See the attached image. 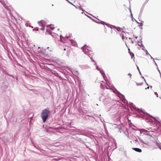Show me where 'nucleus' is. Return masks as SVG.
<instances>
[{
  "label": "nucleus",
  "instance_id": "1",
  "mask_svg": "<svg viewBox=\"0 0 161 161\" xmlns=\"http://www.w3.org/2000/svg\"><path fill=\"white\" fill-rule=\"evenodd\" d=\"M50 113L49 111L47 109H45L42 111L41 117L44 122H45L48 117Z\"/></svg>",
  "mask_w": 161,
  "mask_h": 161
},
{
  "label": "nucleus",
  "instance_id": "2",
  "mask_svg": "<svg viewBox=\"0 0 161 161\" xmlns=\"http://www.w3.org/2000/svg\"><path fill=\"white\" fill-rule=\"evenodd\" d=\"M54 29V27L52 25H49L47 26L46 29V31L45 33L46 34H49L50 35H51V36L53 37H56V34H54L53 35V33L50 30V29H51V30L53 31Z\"/></svg>",
  "mask_w": 161,
  "mask_h": 161
},
{
  "label": "nucleus",
  "instance_id": "3",
  "mask_svg": "<svg viewBox=\"0 0 161 161\" xmlns=\"http://www.w3.org/2000/svg\"><path fill=\"white\" fill-rule=\"evenodd\" d=\"M48 51L52 52L53 51V48L47 47V49H45L44 48L42 47V49H41V56L43 55L46 56H48Z\"/></svg>",
  "mask_w": 161,
  "mask_h": 161
},
{
  "label": "nucleus",
  "instance_id": "4",
  "mask_svg": "<svg viewBox=\"0 0 161 161\" xmlns=\"http://www.w3.org/2000/svg\"><path fill=\"white\" fill-rule=\"evenodd\" d=\"M82 50L84 53L87 55L89 57L92 54V52L88 48H87L85 46H84L82 47Z\"/></svg>",
  "mask_w": 161,
  "mask_h": 161
},
{
  "label": "nucleus",
  "instance_id": "5",
  "mask_svg": "<svg viewBox=\"0 0 161 161\" xmlns=\"http://www.w3.org/2000/svg\"><path fill=\"white\" fill-rule=\"evenodd\" d=\"M113 91L115 93L118 97H120L121 98L122 100L123 101H124V103H125V96L124 95H123L121 94L120 93H119L116 89H113Z\"/></svg>",
  "mask_w": 161,
  "mask_h": 161
},
{
  "label": "nucleus",
  "instance_id": "6",
  "mask_svg": "<svg viewBox=\"0 0 161 161\" xmlns=\"http://www.w3.org/2000/svg\"><path fill=\"white\" fill-rule=\"evenodd\" d=\"M94 65L96 66V69L97 70L100 71V72L101 73V75H102L104 79V80H105V73H104V71L103 70H101V69L100 68L98 67V66L96 65V63H95L94 64Z\"/></svg>",
  "mask_w": 161,
  "mask_h": 161
},
{
  "label": "nucleus",
  "instance_id": "7",
  "mask_svg": "<svg viewBox=\"0 0 161 161\" xmlns=\"http://www.w3.org/2000/svg\"><path fill=\"white\" fill-rule=\"evenodd\" d=\"M150 116L153 118V119L155 121L154 124H155L156 125H159L160 126H161V121H158L155 118L152 116L150 115Z\"/></svg>",
  "mask_w": 161,
  "mask_h": 161
},
{
  "label": "nucleus",
  "instance_id": "8",
  "mask_svg": "<svg viewBox=\"0 0 161 161\" xmlns=\"http://www.w3.org/2000/svg\"><path fill=\"white\" fill-rule=\"evenodd\" d=\"M41 26L42 27V28H41V30H44V27L45 26V22L44 20H41Z\"/></svg>",
  "mask_w": 161,
  "mask_h": 161
},
{
  "label": "nucleus",
  "instance_id": "9",
  "mask_svg": "<svg viewBox=\"0 0 161 161\" xmlns=\"http://www.w3.org/2000/svg\"><path fill=\"white\" fill-rule=\"evenodd\" d=\"M132 149L138 152H141L142 151L141 149L138 148H133Z\"/></svg>",
  "mask_w": 161,
  "mask_h": 161
},
{
  "label": "nucleus",
  "instance_id": "10",
  "mask_svg": "<svg viewBox=\"0 0 161 161\" xmlns=\"http://www.w3.org/2000/svg\"><path fill=\"white\" fill-rule=\"evenodd\" d=\"M70 42L74 46H75L77 45V43L76 42H75L73 40H70Z\"/></svg>",
  "mask_w": 161,
  "mask_h": 161
},
{
  "label": "nucleus",
  "instance_id": "11",
  "mask_svg": "<svg viewBox=\"0 0 161 161\" xmlns=\"http://www.w3.org/2000/svg\"><path fill=\"white\" fill-rule=\"evenodd\" d=\"M155 144L161 150V143H159L157 142H156Z\"/></svg>",
  "mask_w": 161,
  "mask_h": 161
},
{
  "label": "nucleus",
  "instance_id": "12",
  "mask_svg": "<svg viewBox=\"0 0 161 161\" xmlns=\"http://www.w3.org/2000/svg\"><path fill=\"white\" fill-rule=\"evenodd\" d=\"M112 27H111L110 28H115V29H116L117 31H119V30L120 29V28L119 27H116V26H112Z\"/></svg>",
  "mask_w": 161,
  "mask_h": 161
},
{
  "label": "nucleus",
  "instance_id": "13",
  "mask_svg": "<svg viewBox=\"0 0 161 161\" xmlns=\"http://www.w3.org/2000/svg\"><path fill=\"white\" fill-rule=\"evenodd\" d=\"M73 74L77 76L78 75V73L77 71H75L74 70L72 71Z\"/></svg>",
  "mask_w": 161,
  "mask_h": 161
},
{
  "label": "nucleus",
  "instance_id": "14",
  "mask_svg": "<svg viewBox=\"0 0 161 161\" xmlns=\"http://www.w3.org/2000/svg\"><path fill=\"white\" fill-rule=\"evenodd\" d=\"M106 87L107 89H111V87L109 85H108L107 83L106 84Z\"/></svg>",
  "mask_w": 161,
  "mask_h": 161
},
{
  "label": "nucleus",
  "instance_id": "15",
  "mask_svg": "<svg viewBox=\"0 0 161 161\" xmlns=\"http://www.w3.org/2000/svg\"><path fill=\"white\" fill-rule=\"evenodd\" d=\"M136 110H137L138 111V112H141L142 113H143V111L141 109H140L139 108H136Z\"/></svg>",
  "mask_w": 161,
  "mask_h": 161
},
{
  "label": "nucleus",
  "instance_id": "16",
  "mask_svg": "<svg viewBox=\"0 0 161 161\" xmlns=\"http://www.w3.org/2000/svg\"><path fill=\"white\" fill-rule=\"evenodd\" d=\"M139 141H140L141 142H142L144 144H145V143L144 142V141L142 139H141L140 138H139Z\"/></svg>",
  "mask_w": 161,
  "mask_h": 161
},
{
  "label": "nucleus",
  "instance_id": "17",
  "mask_svg": "<svg viewBox=\"0 0 161 161\" xmlns=\"http://www.w3.org/2000/svg\"><path fill=\"white\" fill-rule=\"evenodd\" d=\"M138 44V45L140 47H141V46L142 47V46H143V45L142 44V41H141V42L139 43Z\"/></svg>",
  "mask_w": 161,
  "mask_h": 161
},
{
  "label": "nucleus",
  "instance_id": "18",
  "mask_svg": "<svg viewBox=\"0 0 161 161\" xmlns=\"http://www.w3.org/2000/svg\"><path fill=\"white\" fill-rule=\"evenodd\" d=\"M130 53V54L131 56V58H133V57L134 58V54L132 53Z\"/></svg>",
  "mask_w": 161,
  "mask_h": 161
},
{
  "label": "nucleus",
  "instance_id": "19",
  "mask_svg": "<svg viewBox=\"0 0 161 161\" xmlns=\"http://www.w3.org/2000/svg\"><path fill=\"white\" fill-rule=\"evenodd\" d=\"M145 52L147 55H150V54L148 53V52H147V50H145Z\"/></svg>",
  "mask_w": 161,
  "mask_h": 161
},
{
  "label": "nucleus",
  "instance_id": "20",
  "mask_svg": "<svg viewBox=\"0 0 161 161\" xmlns=\"http://www.w3.org/2000/svg\"><path fill=\"white\" fill-rule=\"evenodd\" d=\"M130 13H131V16L132 18H132H133V16H132V13H131V10L130 9Z\"/></svg>",
  "mask_w": 161,
  "mask_h": 161
},
{
  "label": "nucleus",
  "instance_id": "21",
  "mask_svg": "<svg viewBox=\"0 0 161 161\" xmlns=\"http://www.w3.org/2000/svg\"><path fill=\"white\" fill-rule=\"evenodd\" d=\"M142 84V83H136V85L137 86H140V85H141Z\"/></svg>",
  "mask_w": 161,
  "mask_h": 161
},
{
  "label": "nucleus",
  "instance_id": "22",
  "mask_svg": "<svg viewBox=\"0 0 161 161\" xmlns=\"http://www.w3.org/2000/svg\"><path fill=\"white\" fill-rule=\"evenodd\" d=\"M157 69H158V70L160 74V77H161V73H160V71L159 70V69L158 68V67H157Z\"/></svg>",
  "mask_w": 161,
  "mask_h": 161
},
{
  "label": "nucleus",
  "instance_id": "23",
  "mask_svg": "<svg viewBox=\"0 0 161 161\" xmlns=\"http://www.w3.org/2000/svg\"><path fill=\"white\" fill-rule=\"evenodd\" d=\"M142 50H144V51H145V50H146V49L145 48V47H144V46H142Z\"/></svg>",
  "mask_w": 161,
  "mask_h": 161
},
{
  "label": "nucleus",
  "instance_id": "24",
  "mask_svg": "<svg viewBox=\"0 0 161 161\" xmlns=\"http://www.w3.org/2000/svg\"><path fill=\"white\" fill-rule=\"evenodd\" d=\"M33 31H38V29L37 28H35Z\"/></svg>",
  "mask_w": 161,
  "mask_h": 161
},
{
  "label": "nucleus",
  "instance_id": "25",
  "mask_svg": "<svg viewBox=\"0 0 161 161\" xmlns=\"http://www.w3.org/2000/svg\"><path fill=\"white\" fill-rule=\"evenodd\" d=\"M142 77L144 80H145V82L147 84V85H148V84L147 83V82H146V80L145 79V78H144V77H143V76H142Z\"/></svg>",
  "mask_w": 161,
  "mask_h": 161
},
{
  "label": "nucleus",
  "instance_id": "26",
  "mask_svg": "<svg viewBox=\"0 0 161 161\" xmlns=\"http://www.w3.org/2000/svg\"><path fill=\"white\" fill-rule=\"evenodd\" d=\"M90 58L92 61L95 62V61L92 58H91V57Z\"/></svg>",
  "mask_w": 161,
  "mask_h": 161
},
{
  "label": "nucleus",
  "instance_id": "27",
  "mask_svg": "<svg viewBox=\"0 0 161 161\" xmlns=\"http://www.w3.org/2000/svg\"><path fill=\"white\" fill-rule=\"evenodd\" d=\"M128 75L130 76V78H131V75L130 73H129Z\"/></svg>",
  "mask_w": 161,
  "mask_h": 161
},
{
  "label": "nucleus",
  "instance_id": "28",
  "mask_svg": "<svg viewBox=\"0 0 161 161\" xmlns=\"http://www.w3.org/2000/svg\"><path fill=\"white\" fill-rule=\"evenodd\" d=\"M124 154H125V155L126 156V154H127V152H126V151H124Z\"/></svg>",
  "mask_w": 161,
  "mask_h": 161
},
{
  "label": "nucleus",
  "instance_id": "29",
  "mask_svg": "<svg viewBox=\"0 0 161 161\" xmlns=\"http://www.w3.org/2000/svg\"><path fill=\"white\" fill-rule=\"evenodd\" d=\"M154 94H155V95H157V97H158V94H157V92H155L154 93Z\"/></svg>",
  "mask_w": 161,
  "mask_h": 161
},
{
  "label": "nucleus",
  "instance_id": "30",
  "mask_svg": "<svg viewBox=\"0 0 161 161\" xmlns=\"http://www.w3.org/2000/svg\"><path fill=\"white\" fill-rule=\"evenodd\" d=\"M149 55L150 56V57H151V59H153V60H154V58H153V57H152L151 56V55H150H150Z\"/></svg>",
  "mask_w": 161,
  "mask_h": 161
},
{
  "label": "nucleus",
  "instance_id": "31",
  "mask_svg": "<svg viewBox=\"0 0 161 161\" xmlns=\"http://www.w3.org/2000/svg\"><path fill=\"white\" fill-rule=\"evenodd\" d=\"M69 3H70V4H72L73 5H74L72 3H71V2H70L69 1L67 0H66Z\"/></svg>",
  "mask_w": 161,
  "mask_h": 161
},
{
  "label": "nucleus",
  "instance_id": "32",
  "mask_svg": "<svg viewBox=\"0 0 161 161\" xmlns=\"http://www.w3.org/2000/svg\"><path fill=\"white\" fill-rule=\"evenodd\" d=\"M153 62H154L155 64L157 66V64L155 62V61H154V60H153Z\"/></svg>",
  "mask_w": 161,
  "mask_h": 161
},
{
  "label": "nucleus",
  "instance_id": "33",
  "mask_svg": "<svg viewBox=\"0 0 161 161\" xmlns=\"http://www.w3.org/2000/svg\"><path fill=\"white\" fill-rule=\"evenodd\" d=\"M135 141L136 142H137L138 141V140L137 139H136Z\"/></svg>",
  "mask_w": 161,
  "mask_h": 161
},
{
  "label": "nucleus",
  "instance_id": "34",
  "mask_svg": "<svg viewBox=\"0 0 161 161\" xmlns=\"http://www.w3.org/2000/svg\"><path fill=\"white\" fill-rule=\"evenodd\" d=\"M62 37H62V36L61 35L60 36V38L61 39H62Z\"/></svg>",
  "mask_w": 161,
  "mask_h": 161
},
{
  "label": "nucleus",
  "instance_id": "35",
  "mask_svg": "<svg viewBox=\"0 0 161 161\" xmlns=\"http://www.w3.org/2000/svg\"><path fill=\"white\" fill-rule=\"evenodd\" d=\"M137 69L138 70V71H139L140 70H139V67L138 66H137Z\"/></svg>",
  "mask_w": 161,
  "mask_h": 161
},
{
  "label": "nucleus",
  "instance_id": "36",
  "mask_svg": "<svg viewBox=\"0 0 161 161\" xmlns=\"http://www.w3.org/2000/svg\"><path fill=\"white\" fill-rule=\"evenodd\" d=\"M142 25H143L142 24V23H141V25H140V26H142Z\"/></svg>",
  "mask_w": 161,
  "mask_h": 161
},
{
  "label": "nucleus",
  "instance_id": "37",
  "mask_svg": "<svg viewBox=\"0 0 161 161\" xmlns=\"http://www.w3.org/2000/svg\"><path fill=\"white\" fill-rule=\"evenodd\" d=\"M124 37L123 36L122 37V38L123 39V40H124Z\"/></svg>",
  "mask_w": 161,
  "mask_h": 161
},
{
  "label": "nucleus",
  "instance_id": "38",
  "mask_svg": "<svg viewBox=\"0 0 161 161\" xmlns=\"http://www.w3.org/2000/svg\"><path fill=\"white\" fill-rule=\"evenodd\" d=\"M149 88V87H147V88H146V89H148Z\"/></svg>",
  "mask_w": 161,
  "mask_h": 161
},
{
  "label": "nucleus",
  "instance_id": "39",
  "mask_svg": "<svg viewBox=\"0 0 161 161\" xmlns=\"http://www.w3.org/2000/svg\"><path fill=\"white\" fill-rule=\"evenodd\" d=\"M42 58H41V63H42V62H41L42 61Z\"/></svg>",
  "mask_w": 161,
  "mask_h": 161
},
{
  "label": "nucleus",
  "instance_id": "40",
  "mask_svg": "<svg viewBox=\"0 0 161 161\" xmlns=\"http://www.w3.org/2000/svg\"><path fill=\"white\" fill-rule=\"evenodd\" d=\"M139 71V72L140 74V75H141V72H140V71Z\"/></svg>",
  "mask_w": 161,
  "mask_h": 161
},
{
  "label": "nucleus",
  "instance_id": "41",
  "mask_svg": "<svg viewBox=\"0 0 161 161\" xmlns=\"http://www.w3.org/2000/svg\"><path fill=\"white\" fill-rule=\"evenodd\" d=\"M3 4V5L4 6V7H5V8H6V7L5 6V5H4V4Z\"/></svg>",
  "mask_w": 161,
  "mask_h": 161
},
{
  "label": "nucleus",
  "instance_id": "42",
  "mask_svg": "<svg viewBox=\"0 0 161 161\" xmlns=\"http://www.w3.org/2000/svg\"><path fill=\"white\" fill-rule=\"evenodd\" d=\"M149 0H146V1L147 2Z\"/></svg>",
  "mask_w": 161,
  "mask_h": 161
},
{
  "label": "nucleus",
  "instance_id": "43",
  "mask_svg": "<svg viewBox=\"0 0 161 161\" xmlns=\"http://www.w3.org/2000/svg\"><path fill=\"white\" fill-rule=\"evenodd\" d=\"M104 23V22H102L101 23L102 24H103Z\"/></svg>",
  "mask_w": 161,
  "mask_h": 161
},
{
  "label": "nucleus",
  "instance_id": "44",
  "mask_svg": "<svg viewBox=\"0 0 161 161\" xmlns=\"http://www.w3.org/2000/svg\"><path fill=\"white\" fill-rule=\"evenodd\" d=\"M131 42H132V43H134V42H133V41H131Z\"/></svg>",
  "mask_w": 161,
  "mask_h": 161
},
{
  "label": "nucleus",
  "instance_id": "45",
  "mask_svg": "<svg viewBox=\"0 0 161 161\" xmlns=\"http://www.w3.org/2000/svg\"><path fill=\"white\" fill-rule=\"evenodd\" d=\"M135 38H136V39H137V36H136Z\"/></svg>",
  "mask_w": 161,
  "mask_h": 161
},
{
  "label": "nucleus",
  "instance_id": "46",
  "mask_svg": "<svg viewBox=\"0 0 161 161\" xmlns=\"http://www.w3.org/2000/svg\"><path fill=\"white\" fill-rule=\"evenodd\" d=\"M128 50H129V52L130 53V52H129V51H130V49H128Z\"/></svg>",
  "mask_w": 161,
  "mask_h": 161
},
{
  "label": "nucleus",
  "instance_id": "47",
  "mask_svg": "<svg viewBox=\"0 0 161 161\" xmlns=\"http://www.w3.org/2000/svg\"><path fill=\"white\" fill-rule=\"evenodd\" d=\"M30 27H31L32 28H33V27H32V26H30Z\"/></svg>",
  "mask_w": 161,
  "mask_h": 161
},
{
  "label": "nucleus",
  "instance_id": "48",
  "mask_svg": "<svg viewBox=\"0 0 161 161\" xmlns=\"http://www.w3.org/2000/svg\"><path fill=\"white\" fill-rule=\"evenodd\" d=\"M136 22L137 23H139L138 22H137L136 21Z\"/></svg>",
  "mask_w": 161,
  "mask_h": 161
},
{
  "label": "nucleus",
  "instance_id": "49",
  "mask_svg": "<svg viewBox=\"0 0 161 161\" xmlns=\"http://www.w3.org/2000/svg\"><path fill=\"white\" fill-rule=\"evenodd\" d=\"M129 39H131V38H129Z\"/></svg>",
  "mask_w": 161,
  "mask_h": 161
},
{
  "label": "nucleus",
  "instance_id": "50",
  "mask_svg": "<svg viewBox=\"0 0 161 161\" xmlns=\"http://www.w3.org/2000/svg\"><path fill=\"white\" fill-rule=\"evenodd\" d=\"M64 50H66V49L65 48H64Z\"/></svg>",
  "mask_w": 161,
  "mask_h": 161
},
{
  "label": "nucleus",
  "instance_id": "51",
  "mask_svg": "<svg viewBox=\"0 0 161 161\" xmlns=\"http://www.w3.org/2000/svg\"><path fill=\"white\" fill-rule=\"evenodd\" d=\"M134 19V18H133V19L132 18V19Z\"/></svg>",
  "mask_w": 161,
  "mask_h": 161
},
{
  "label": "nucleus",
  "instance_id": "52",
  "mask_svg": "<svg viewBox=\"0 0 161 161\" xmlns=\"http://www.w3.org/2000/svg\"><path fill=\"white\" fill-rule=\"evenodd\" d=\"M134 19V18H133V19L132 18V19Z\"/></svg>",
  "mask_w": 161,
  "mask_h": 161
},
{
  "label": "nucleus",
  "instance_id": "53",
  "mask_svg": "<svg viewBox=\"0 0 161 161\" xmlns=\"http://www.w3.org/2000/svg\"><path fill=\"white\" fill-rule=\"evenodd\" d=\"M134 19V18H133V19L132 18V19Z\"/></svg>",
  "mask_w": 161,
  "mask_h": 161
},
{
  "label": "nucleus",
  "instance_id": "54",
  "mask_svg": "<svg viewBox=\"0 0 161 161\" xmlns=\"http://www.w3.org/2000/svg\"><path fill=\"white\" fill-rule=\"evenodd\" d=\"M38 23L39 24V21H38Z\"/></svg>",
  "mask_w": 161,
  "mask_h": 161
},
{
  "label": "nucleus",
  "instance_id": "55",
  "mask_svg": "<svg viewBox=\"0 0 161 161\" xmlns=\"http://www.w3.org/2000/svg\"><path fill=\"white\" fill-rule=\"evenodd\" d=\"M143 130L144 131L145 130Z\"/></svg>",
  "mask_w": 161,
  "mask_h": 161
},
{
  "label": "nucleus",
  "instance_id": "56",
  "mask_svg": "<svg viewBox=\"0 0 161 161\" xmlns=\"http://www.w3.org/2000/svg\"><path fill=\"white\" fill-rule=\"evenodd\" d=\"M52 6H53V4H52Z\"/></svg>",
  "mask_w": 161,
  "mask_h": 161
},
{
  "label": "nucleus",
  "instance_id": "57",
  "mask_svg": "<svg viewBox=\"0 0 161 161\" xmlns=\"http://www.w3.org/2000/svg\"><path fill=\"white\" fill-rule=\"evenodd\" d=\"M97 23H100L99 22H97Z\"/></svg>",
  "mask_w": 161,
  "mask_h": 161
}]
</instances>
